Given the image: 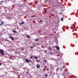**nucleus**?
Segmentation results:
<instances>
[{"label": "nucleus", "instance_id": "nucleus-24", "mask_svg": "<svg viewBox=\"0 0 78 78\" xmlns=\"http://www.w3.org/2000/svg\"><path fill=\"white\" fill-rule=\"evenodd\" d=\"M33 48V47H30V48Z\"/></svg>", "mask_w": 78, "mask_h": 78}, {"label": "nucleus", "instance_id": "nucleus-7", "mask_svg": "<svg viewBox=\"0 0 78 78\" xmlns=\"http://www.w3.org/2000/svg\"><path fill=\"white\" fill-rule=\"evenodd\" d=\"M35 41H36V42L37 41H39V39H35L34 40Z\"/></svg>", "mask_w": 78, "mask_h": 78}, {"label": "nucleus", "instance_id": "nucleus-9", "mask_svg": "<svg viewBox=\"0 0 78 78\" xmlns=\"http://www.w3.org/2000/svg\"><path fill=\"white\" fill-rule=\"evenodd\" d=\"M28 38H30V35H27L26 36Z\"/></svg>", "mask_w": 78, "mask_h": 78}, {"label": "nucleus", "instance_id": "nucleus-4", "mask_svg": "<svg viewBox=\"0 0 78 78\" xmlns=\"http://www.w3.org/2000/svg\"><path fill=\"white\" fill-rule=\"evenodd\" d=\"M36 67L37 68H38V69H39V68L40 67V65H39L38 64L36 65Z\"/></svg>", "mask_w": 78, "mask_h": 78}, {"label": "nucleus", "instance_id": "nucleus-18", "mask_svg": "<svg viewBox=\"0 0 78 78\" xmlns=\"http://www.w3.org/2000/svg\"><path fill=\"white\" fill-rule=\"evenodd\" d=\"M33 56H30L31 59L33 58Z\"/></svg>", "mask_w": 78, "mask_h": 78}, {"label": "nucleus", "instance_id": "nucleus-34", "mask_svg": "<svg viewBox=\"0 0 78 78\" xmlns=\"http://www.w3.org/2000/svg\"><path fill=\"white\" fill-rule=\"evenodd\" d=\"M47 70H49L48 68H47Z\"/></svg>", "mask_w": 78, "mask_h": 78}, {"label": "nucleus", "instance_id": "nucleus-32", "mask_svg": "<svg viewBox=\"0 0 78 78\" xmlns=\"http://www.w3.org/2000/svg\"><path fill=\"white\" fill-rule=\"evenodd\" d=\"M36 44H39V43H37Z\"/></svg>", "mask_w": 78, "mask_h": 78}, {"label": "nucleus", "instance_id": "nucleus-36", "mask_svg": "<svg viewBox=\"0 0 78 78\" xmlns=\"http://www.w3.org/2000/svg\"><path fill=\"white\" fill-rule=\"evenodd\" d=\"M46 0V1H48V0Z\"/></svg>", "mask_w": 78, "mask_h": 78}, {"label": "nucleus", "instance_id": "nucleus-5", "mask_svg": "<svg viewBox=\"0 0 78 78\" xmlns=\"http://www.w3.org/2000/svg\"><path fill=\"white\" fill-rule=\"evenodd\" d=\"M56 48L57 49V50H59V47L58 46H56Z\"/></svg>", "mask_w": 78, "mask_h": 78}, {"label": "nucleus", "instance_id": "nucleus-12", "mask_svg": "<svg viewBox=\"0 0 78 78\" xmlns=\"http://www.w3.org/2000/svg\"><path fill=\"white\" fill-rule=\"evenodd\" d=\"M64 18L63 17H62L61 18V20L62 21H63V19Z\"/></svg>", "mask_w": 78, "mask_h": 78}, {"label": "nucleus", "instance_id": "nucleus-23", "mask_svg": "<svg viewBox=\"0 0 78 78\" xmlns=\"http://www.w3.org/2000/svg\"><path fill=\"white\" fill-rule=\"evenodd\" d=\"M45 76H46V77H47V75L45 74Z\"/></svg>", "mask_w": 78, "mask_h": 78}, {"label": "nucleus", "instance_id": "nucleus-2", "mask_svg": "<svg viewBox=\"0 0 78 78\" xmlns=\"http://www.w3.org/2000/svg\"><path fill=\"white\" fill-rule=\"evenodd\" d=\"M25 61L26 62H31V61H31V60H29L28 59H26Z\"/></svg>", "mask_w": 78, "mask_h": 78}, {"label": "nucleus", "instance_id": "nucleus-27", "mask_svg": "<svg viewBox=\"0 0 78 78\" xmlns=\"http://www.w3.org/2000/svg\"><path fill=\"white\" fill-rule=\"evenodd\" d=\"M2 2H3V1H2L1 2V3H2Z\"/></svg>", "mask_w": 78, "mask_h": 78}, {"label": "nucleus", "instance_id": "nucleus-29", "mask_svg": "<svg viewBox=\"0 0 78 78\" xmlns=\"http://www.w3.org/2000/svg\"><path fill=\"white\" fill-rule=\"evenodd\" d=\"M31 17H32V18L34 17V16H31Z\"/></svg>", "mask_w": 78, "mask_h": 78}, {"label": "nucleus", "instance_id": "nucleus-10", "mask_svg": "<svg viewBox=\"0 0 78 78\" xmlns=\"http://www.w3.org/2000/svg\"><path fill=\"white\" fill-rule=\"evenodd\" d=\"M49 50H52V48H51V47H49Z\"/></svg>", "mask_w": 78, "mask_h": 78}, {"label": "nucleus", "instance_id": "nucleus-17", "mask_svg": "<svg viewBox=\"0 0 78 78\" xmlns=\"http://www.w3.org/2000/svg\"><path fill=\"white\" fill-rule=\"evenodd\" d=\"M21 50H22V51H23V50H24V48H22L21 49Z\"/></svg>", "mask_w": 78, "mask_h": 78}, {"label": "nucleus", "instance_id": "nucleus-13", "mask_svg": "<svg viewBox=\"0 0 78 78\" xmlns=\"http://www.w3.org/2000/svg\"><path fill=\"white\" fill-rule=\"evenodd\" d=\"M36 62H40V60H36Z\"/></svg>", "mask_w": 78, "mask_h": 78}, {"label": "nucleus", "instance_id": "nucleus-37", "mask_svg": "<svg viewBox=\"0 0 78 78\" xmlns=\"http://www.w3.org/2000/svg\"><path fill=\"white\" fill-rule=\"evenodd\" d=\"M62 13H60V14H61Z\"/></svg>", "mask_w": 78, "mask_h": 78}, {"label": "nucleus", "instance_id": "nucleus-6", "mask_svg": "<svg viewBox=\"0 0 78 78\" xmlns=\"http://www.w3.org/2000/svg\"><path fill=\"white\" fill-rule=\"evenodd\" d=\"M3 23H3V22L2 21L1 23L0 24V26H1V25H2Z\"/></svg>", "mask_w": 78, "mask_h": 78}, {"label": "nucleus", "instance_id": "nucleus-19", "mask_svg": "<svg viewBox=\"0 0 78 78\" xmlns=\"http://www.w3.org/2000/svg\"><path fill=\"white\" fill-rule=\"evenodd\" d=\"M73 27H71V29H73Z\"/></svg>", "mask_w": 78, "mask_h": 78}, {"label": "nucleus", "instance_id": "nucleus-31", "mask_svg": "<svg viewBox=\"0 0 78 78\" xmlns=\"http://www.w3.org/2000/svg\"><path fill=\"white\" fill-rule=\"evenodd\" d=\"M22 22H23V24H24V22H23V21H22Z\"/></svg>", "mask_w": 78, "mask_h": 78}, {"label": "nucleus", "instance_id": "nucleus-33", "mask_svg": "<svg viewBox=\"0 0 78 78\" xmlns=\"http://www.w3.org/2000/svg\"><path fill=\"white\" fill-rule=\"evenodd\" d=\"M57 70H59V68H57Z\"/></svg>", "mask_w": 78, "mask_h": 78}, {"label": "nucleus", "instance_id": "nucleus-16", "mask_svg": "<svg viewBox=\"0 0 78 78\" xmlns=\"http://www.w3.org/2000/svg\"><path fill=\"white\" fill-rule=\"evenodd\" d=\"M43 61H44V62H47V61H46V60H43Z\"/></svg>", "mask_w": 78, "mask_h": 78}, {"label": "nucleus", "instance_id": "nucleus-20", "mask_svg": "<svg viewBox=\"0 0 78 78\" xmlns=\"http://www.w3.org/2000/svg\"><path fill=\"white\" fill-rule=\"evenodd\" d=\"M19 25H23V23L21 22V23H19Z\"/></svg>", "mask_w": 78, "mask_h": 78}, {"label": "nucleus", "instance_id": "nucleus-8", "mask_svg": "<svg viewBox=\"0 0 78 78\" xmlns=\"http://www.w3.org/2000/svg\"><path fill=\"white\" fill-rule=\"evenodd\" d=\"M34 59H36L38 58L37 56H34Z\"/></svg>", "mask_w": 78, "mask_h": 78}, {"label": "nucleus", "instance_id": "nucleus-11", "mask_svg": "<svg viewBox=\"0 0 78 78\" xmlns=\"http://www.w3.org/2000/svg\"><path fill=\"white\" fill-rule=\"evenodd\" d=\"M18 52H19V53H20V51H16V53H18Z\"/></svg>", "mask_w": 78, "mask_h": 78}, {"label": "nucleus", "instance_id": "nucleus-25", "mask_svg": "<svg viewBox=\"0 0 78 78\" xmlns=\"http://www.w3.org/2000/svg\"><path fill=\"white\" fill-rule=\"evenodd\" d=\"M2 63H0V66H2Z\"/></svg>", "mask_w": 78, "mask_h": 78}, {"label": "nucleus", "instance_id": "nucleus-22", "mask_svg": "<svg viewBox=\"0 0 78 78\" xmlns=\"http://www.w3.org/2000/svg\"><path fill=\"white\" fill-rule=\"evenodd\" d=\"M44 11L45 12H47V11L46 10H44Z\"/></svg>", "mask_w": 78, "mask_h": 78}, {"label": "nucleus", "instance_id": "nucleus-14", "mask_svg": "<svg viewBox=\"0 0 78 78\" xmlns=\"http://www.w3.org/2000/svg\"><path fill=\"white\" fill-rule=\"evenodd\" d=\"M13 33H17V32L16 31L14 30L13 31Z\"/></svg>", "mask_w": 78, "mask_h": 78}, {"label": "nucleus", "instance_id": "nucleus-1", "mask_svg": "<svg viewBox=\"0 0 78 78\" xmlns=\"http://www.w3.org/2000/svg\"><path fill=\"white\" fill-rule=\"evenodd\" d=\"M0 52L2 55H5V53H4V50L3 49H0Z\"/></svg>", "mask_w": 78, "mask_h": 78}, {"label": "nucleus", "instance_id": "nucleus-30", "mask_svg": "<svg viewBox=\"0 0 78 78\" xmlns=\"http://www.w3.org/2000/svg\"><path fill=\"white\" fill-rule=\"evenodd\" d=\"M47 67V66H45L44 67V68H45V67Z\"/></svg>", "mask_w": 78, "mask_h": 78}, {"label": "nucleus", "instance_id": "nucleus-26", "mask_svg": "<svg viewBox=\"0 0 78 78\" xmlns=\"http://www.w3.org/2000/svg\"><path fill=\"white\" fill-rule=\"evenodd\" d=\"M27 73L28 74V73H29L27 71Z\"/></svg>", "mask_w": 78, "mask_h": 78}, {"label": "nucleus", "instance_id": "nucleus-3", "mask_svg": "<svg viewBox=\"0 0 78 78\" xmlns=\"http://www.w3.org/2000/svg\"><path fill=\"white\" fill-rule=\"evenodd\" d=\"M9 39H11L12 40V41H13L14 40V38L13 37H12L10 36L9 37Z\"/></svg>", "mask_w": 78, "mask_h": 78}, {"label": "nucleus", "instance_id": "nucleus-28", "mask_svg": "<svg viewBox=\"0 0 78 78\" xmlns=\"http://www.w3.org/2000/svg\"><path fill=\"white\" fill-rule=\"evenodd\" d=\"M65 67L66 66H63V67H64V68H65Z\"/></svg>", "mask_w": 78, "mask_h": 78}, {"label": "nucleus", "instance_id": "nucleus-35", "mask_svg": "<svg viewBox=\"0 0 78 78\" xmlns=\"http://www.w3.org/2000/svg\"><path fill=\"white\" fill-rule=\"evenodd\" d=\"M40 22H42V20H40Z\"/></svg>", "mask_w": 78, "mask_h": 78}, {"label": "nucleus", "instance_id": "nucleus-15", "mask_svg": "<svg viewBox=\"0 0 78 78\" xmlns=\"http://www.w3.org/2000/svg\"><path fill=\"white\" fill-rule=\"evenodd\" d=\"M50 55H53V53L52 52H50Z\"/></svg>", "mask_w": 78, "mask_h": 78}, {"label": "nucleus", "instance_id": "nucleus-21", "mask_svg": "<svg viewBox=\"0 0 78 78\" xmlns=\"http://www.w3.org/2000/svg\"><path fill=\"white\" fill-rule=\"evenodd\" d=\"M44 52H45V53H47V51L46 50H44Z\"/></svg>", "mask_w": 78, "mask_h": 78}]
</instances>
